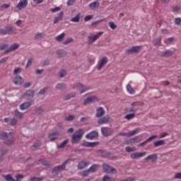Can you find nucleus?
Segmentation results:
<instances>
[{"label":"nucleus","mask_w":181,"mask_h":181,"mask_svg":"<svg viewBox=\"0 0 181 181\" xmlns=\"http://www.w3.org/2000/svg\"><path fill=\"white\" fill-rule=\"evenodd\" d=\"M0 139L2 141H4L5 145H13L15 144V141H16V139L13 136V132H3L0 133Z\"/></svg>","instance_id":"obj_1"},{"label":"nucleus","mask_w":181,"mask_h":181,"mask_svg":"<svg viewBox=\"0 0 181 181\" xmlns=\"http://www.w3.org/2000/svg\"><path fill=\"white\" fill-rule=\"evenodd\" d=\"M83 135H84V129H79L76 130L72 135L71 144H78L79 141L83 139Z\"/></svg>","instance_id":"obj_2"},{"label":"nucleus","mask_w":181,"mask_h":181,"mask_svg":"<svg viewBox=\"0 0 181 181\" xmlns=\"http://www.w3.org/2000/svg\"><path fill=\"white\" fill-rule=\"evenodd\" d=\"M67 163H69V160H66L64 163H63L61 165H57L52 168V173H55V175H59L60 172H63V170H66V166H67Z\"/></svg>","instance_id":"obj_3"},{"label":"nucleus","mask_w":181,"mask_h":181,"mask_svg":"<svg viewBox=\"0 0 181 181\" xmlns=\"http://www.w3.org/2000/svg\"><path fill=\"white\" fill-rule=\"evenodd\" d=\"M103 169L105 173H113V172H115V173H117V169L112 168L108 164H103Z\"/></svg>","instance_id":"obj_4"},{"label":"nucleus","mask_w":181,"mask_h":181,"mask_svg":"<svg viewBox=\"0 0 181 181\" xmlns=\"http://www.w3.org/2000/svg\"><path fill=\"white\" fill-rule=\"evenodd\" d=\"M108 63V58L107 57H103L98 62V70L100 71Z\"/></svg>","instance_id":"obj_5"},{"label":"nucleus","mask_w":181,"mask_h":181,"mask_svg":"<svg viewBox=\"0 0 181 181\" xmlns=\"http://www.w3.org/2000/svg\"><path fill=\"white\" fill-rule=\"evenodd\" d=\"M104 35V32H99L95 35H89L88 37V39H89V44L91 45V43H94L97 39H99L100 36H103Z\"/></svg>","instance_id":"obj_6"},{"label":"nucleus","mask_w":181,"mask_h":181,"mask_svg":"<svg viewBox=\"0 0 181 181\" xmlns=\"http://www.w3.org/2000/svg\"><path fill=\"white\" fill-rule=\"evenodd\" d=\"M141 49H142V46H134L130 49L126 50V53L127 54H132V53H138L141 52Z\"/></svg>","instance_id":"obj_7"},{"label":"nucleus","mask_w":181,"mask_h":181,"mask_svg":"<svg viewBox=\"0 0 181 181\" xmlns=\"http://www.w3.org/2000/svg\"><path fill=\"white\" fill-rule=\"evenodd\" d=\"M28 6V0H20L18 4L16 6L17 9L18 11H22V9H25Z\"/></svg>","instance_id":"obj_8"},{"label":"nucleus","mask_w":181,"mask_h":181,"mask_svg":"<svg viewBox=\"0 0 181 181\" xmlns=\"http://www.w3.org/2000/svg\"><path fill=\"white\" fill-rule=\"evenodd\" d=\"M97 136H98V132L97 131L90 132L86 135V139H88L89 141H93V139L97 138Z\"/></svg>","instance_id":"obj_9"},{"label":"nucleus","mask_w":181,"mask_h":181,"mask_svg":"<svg viewBox=\"0 0 181 181\" xmlns=\"http://www.w3.org/2000/svg\"><path fill=\"white\" fill-rule=\"evenodd\" d=\"M73 88H83L82 90H80V94H83V93H86V91H88L90 90V88H86L82 83H77L75 86H73Z\"/></svg>","instance_id":"obj_10"},{"label":"nucleus","mask_w":181,"mask_h":181,"mask_svg":"<svg viewBox=\"0 0 181 181\" xmlns=\"http://www.w3.org/2000/svg\"><path fill=\"white\" fill-rule=\"evenodd\" d=\"M101 132L104 136H110V135H112L113 131L108 127H102Z\"/></svg>","instance_id":"obj_11"},{"label":"nucleus","mask_w":181,"mask_h":181,"mask_svg":"<svg viewBox=\"0 0 181 181\" xmlns=\"http://www.w3.org/2000/svg\"><path fill=\"white\" fill-rule=\"evenodd\" d=\"M100 142L98 141H95V142L86 141L83 143L81 145L82 146H86V148H94L95 146H98Z\"/></svg>","instance_id":"obj_12"},{"label":"nucleus","mask_w":181,"mask_h":181,"mask_svg":"<svg viewBox=\"0 0 181 181\" xmlns=\"http://www.w3.org/2000/svg\"><path fill=\"white\" fill-rule=\"evenodd\" d=\"M13 83L16 86H22L23 84V78L20 76H16L13 78Z\"/></svg>","instance_id":"obj_13"},{"label":"nucleus","mask_w":181,"mask_h":181,"mask_svg":"<svg viewBox=\"0 0 181 181\" xmlns=\"http://www.w3.org/2000/svg\"><path fill=\"white\" fill-rule=\"evenodd\" d=\"M32 104H33V100L31 102H24L20 105V110H21V111H25V110H28Z\"/></svg>","instance_id":"obj_14"},{"label":"nucleus","mask_w":181,"mask_h":181,"mask_svg":"<svg viewBox=\"0 0 181 181\" xmlns=\"http://www.w3.org/2000/svg\"><path fill=\"white\" fill-rule=\"evenodd\" d=\"M139 110V105H138L137 103H133L132 104V107L129 109V112H133V114H135L137 111Z\"/></svg>","instance_id":"obj_15"},{"label":"nucleus","mask_w":181,"mask_h":181,"mask_svg":"<svg viewBox=\"0 0 181 181\" xmlns=\"http://www.w3.org/2000/svg\"><path fill=\"white\" fill-rule=\"evenodd\" d=\"M12 32V27L7 26L4 29H0V35H9Z\"/></svg>","instance_id":"obj_16"},{"label":"nucleus","mask_w":181,"mask_h":181,"mask_svg":"<svg viewBox=\"0 0 181 181\" xmlns=\"http://www.w3.org/2000/svg\"><path fill=\"white\" fill-rule=\"evenodd\" d=\"M146 155V152L139 153L136 152L134 153L131 154L132 159H138V158H142Z\"/></svg>","instance_id":"obj_17"},{"label":"nucleus","mask_w":181,"mask_h":181,"mask_svg":"<svg viewBox=\"0 0 181 181\" xmlns=\"http://www.w3.org/2000/svg\"><path fill=\"white\" fill-rule=\"evenodd\" d=\"M94 101H97V97L91 96L84 100L83 104L84 105H88V104H91V103H94Z\"/></svg>","instance_id":"obj_18"},{"label":"nucleus","mask_w":181,"mask_h":181,"mask_svg":"<svg viewBox=\"0 0 181 181\" xmlns=\"http://www.w3.org/2000/svg\"><path fill=\"white\" fill-rule=\"evenodd\" d=\"M149 160L153 163L156 162V160H158V154L153 153V154L149 155L148 156L144 158V160Z\"/></svg>","instance_id":"obj_19"},{"label":"nucleus","mask_w":181,"mask_h":181,"mask_svg":"<svg viewBox=\"0 0 181 181\" xmlns=\"http://www.w3.org/2000/svg\"><path fill=\"white\" fill-rule=\"evenodd\" d=\"M59 138V132H53L49 134V139H50L51 142H53L55 139Z\"/></svg>","instance_id":"obj_20"},{"label":"nucleus","mask_w":181,"mask_h":181,"mask_svg":"<svg viewBox=\"0 0 181 181\" xmlns=\"http://www.w3.org/2000/svg\"><path fill=\"white\" fill-rule=\"evenodd\" d=\"M100 169V165L98 164H93L88 168V172L90 173H95L97 170Z\"/></svg>","instance_id":"obj_21"},{"label":"nucleus","mask_w":181,"mask_h":181,"mask_svg":"<svg viewBox=\"0 0 181 181\" xmlns=\"http://www.w3.org/2000/svg\"><path fill=\"white\" fill-rule=\"evenodd\" d=\"M105 114V110H104V108H103L102 107H100L96 110L97 118H100L103 117V115H104Z\"/></svg>","instance_id":"obj_22"},{"label":"nucleus","mask_w":181,"mask_h":181,"mask_svg":"<svg viewBox=\"0 0 181 181\" xmlns=\"http://www.w3.org/2000/svg\"><path fill=\"white\" fill-rule=\"evenodd\" d=\"M158 138V135H153L147 139L145 141L141 143L139 146H145L147 142H151V141H153V139H156Z\"/></svg>","instance_id":"obj_23"},{"label":"nucleus","mask_w":181,"mask_h":181,"mask_svg":"<svg viewBox=\"0 0 181 181\" xmlns=\"http://www.w3.org/2000/svg\"><path fill=\"white\" fill-rule=\"evenodd\" d=\"M64 16V13L61 11L58 17H55L54 20V24L59 23L60 21H63V18Z\"/></svg>","instance_id":"obj_24"},{"label":"nucleus","mask_w":181,"mask_h":181,"mask_svg":"<svg viewBox=\"0 0 181 181\" xmlns=\"http://www.w3.org/2000/svg\"><path fill=\"white\" fill-rule=\"evenodd\" d=\"M100 6V1L96 0L89 4V8L92 10H94Z\"/></svg>","instance_id":"obj_25"},{"label":"nucleus","mask_w":181,"mask_h":181,"mask_svg":"<svg viewBox=\"0 0 181 181\" xmlns=\"http://www.w3.org/2000/svg\"><path fill=\"white\" fill-rule=\"evenodd\" d=\"M88 165H90V162L81 161V163H79L78 164V169L81 170L84 169L85 168H87V166H88Z\"/></svg>","instance_id":"obj_26"},{"label":"nucleus","mask_w":181,"mask_h":181,"mask_svg":"<svg viewBox=\"0 0 181 181\" xmlns=\"http://www.w3.org/2000/svg\"><path fill=\"white\" fill-rule=\"evenodd\" d=\"M107 122H110V115H106L98 120V124H107Z\"/></svg>","instance_id":"obj_27"},{"label":"nucleus","mask_w":181,"mask_h":181,"mask_svg":"<svg viewBox=\"0 0 181 181\" xmlns=\"http://www.w3.org/2000/svg\"><path fill=\"white\" fill-rule=\"evenodd\" d=\"M166 144L165 140H159L153 142V146L155 148H158V146H163Z\"/></svg>","instance_id":"obj_28"},{"label":"nucleus","mask_w":181,"mask_h":181,"mask_svg":"<svg viewBox=\"0 0 181 181\" xmlns=\"http://www.w3.org/2000/svg\"><path fill=\"white\" fill-rule=\"evenodd\" d=\"M19 48V45L18 44H13L8 49H7L5 53H9V52H13L16 50V49Z\"/></svg>","instance_id":"obj_29"},{"label":"nucleus","mask_w":181,"mask_h":181,"mask_svg":"<svg viewBox=\"0 0 181 181\" xmlns=\"http://www.w3.org/2000/svg\"><path fill=\"white\" fill-rule=\"evenodd\" d=\"M80 18H81V14L78 13L75 17L71 19V22H73L74 23H78V22H80Z\"/></svg>","instance_id":"obj_30"},{"label":"nucleus","mask_w":181,"mask_h":181,"mask_svg":"<svg viewBox=\"0 0 181 181\" xmlns=\"http://www.w3.org/2000/svg\"><path fill=\"white\" fill-rule=\"evenodd\" d=\"M37 163L38 165H43L44 166H50V162H48L47 160L43 158L40 159Z\"/></svg>","instance_id":"obj_31"},{"label":"nucleus","mask_w":181,"mask_h":181,"mask_svg":"<svg viewBox=\"0 0 181 181\" xmlns=\"http://www.w3.org/2000/svg\"><path fill=\"white\" fill-rule=\"evenodd\" d=\"M2 177H4L5 180L6 181H16L13 177H12V175L11 174H8L6 175H2Z\"/></svg>","instance_id":"obj_32"},{"label":"nucleus","mask_w":181,"mask_h":181,"mask_svg":"<svg viewBox=\"0 0 181 181\" xmlns=\"http://www.w3.org/2000/svg\"><path fill=\"white\" fill-rule=\"evenodd\" d=\"M126 88L129 94H135V90H134V88L131 86L129 84L127 85Z\"/></svg>","instance_id":"obj_33"},{"label":"nucleus","mask_w":181,"mask_h":181,"mask_svg":"<svg viewBox=\"0 0 181 181\" xmlns=\"http://www.w3.org/2000/svg\"><path fill=\"white\" fill-rule=\"evenodd\" d=\"M66 88V84H64V83H58L56 86V89L60 90L61 91H63V90H64Z\"/></svg>","instance_id":"obj_34"},{"label":"nucleus","mask_w":181,"mask_h":181,"mask_svg":"<svg viewBox=\"0 0 181 181\" xmlns=\"http://www.w3.org/2000/svg\"><path fill=\"white\" fill-rule=\"evenodd\" d=\"M76 97V93H70L64 97V100L67 101L68 100H71V98H74Z\"/></svg>","instance_id":"obj_35"},{"label":"nucleus","mask_w":181,"mask_h":181,"mask_svg":"<svg viewBox=\"0 0 181 181\" xmlns=\"http://www.w3.org/2000/svg\"><path fill=\"white\" fill-rule=\"evenodd\" d=\"M64 36H66V33H62L55 37V40H57V42H62V40H63V39L64 38Z\"/></svg>","instance_id":"obj_36"},{"label":"nucleus","mask_w":181,"mask_h":181,"mask_svg":"<svg viewBox=\"0 0 181 181\" xmlns=\"http://www.w3.org/2000/svg\"><path fill=\"white\" fill-rule=\"evenodd\" d=\"M26 97H29L30 98H33V97L35 95V91L32 90H28L25 93Z\"/></svg>","instance_id":"obj_37"},{"label":"nucleus","mask_w":181,"mask_h":181,"mask_svg":"<svg viewBox=\"0 0 181 181\" xmlns=\"http://www.w3.org/2000/svg\"><path fill=\"white\" fill-rule=\"evenodd\" d=\"M161 42H162V36H159L158 37L156 38L153 40V43L155 46H158V45H160Z\"/></svg>","instance_id":"obj_38"},{"label":"nucleus","mask_w":181,"mask_h":181,"mask_svg":"<svg viewBox=\"0 0 181 181\" xmlns=\"http://www.w3.org/2000/svg\"><path fill=\"white\" fill-rule=\"evenodd\" d=\"M15 117H16V118H23V113L19 112V110H15Z\"/></svg>","instance_id":"obj_39"},{"label":"nucleus","mask_w":181,"mask_h":181,"mask_svg":"<svg viewBox=\"0 0 181 181\" xmlns=\"http://www.w3.org/2000/svg\"><path fill=\"white\" fill-rule=\"evenodd\" d=\"M43 37H45V34L40 33H37L35 37V40H40L41 39H43Z\"/></svg>","instance_id":"obj_40"},{"label":"nucleus","mask_w":181,"mask_h":181,"mask_svg":"<svg viewBox=\"0 0 181 181\" xmlns=\"http://www.w3.org/2000/svg\"><path fill=\"white\" fill-rule=\"evenodd\" d=\"M68 143H69V140L68 139L64 141L62 143H61L60 144H59L57 146L58 149H62V148H64L65 146L66 145V144H68Z\"/></svg>","instance_id":"obj_41"},{"label":"nucleus","mask_w":181,"mask_h":181,"mask_svg":"<svg viewBox=\"0 0 181 181\" xmlns=\"http://www.w3.org/2000/svg\"><path fill=\"white\" fill-rule=\"evenodd\" d=\"M138 131H139V129H135L134 130L127 133V136H134V135H136Z\"/></svg>","instance_id":"obj_42"},{"label":"nucleus","mask_w":181,"mask_h":181,"mask_svg":"<svg viewBox=\"0 0 181 181\" xmlns=\"http://www.w3.org/2000/svg\"><path fill=\"white\" fill-rule=\"evenodd\" d=\"M103 181H115V178L111 177H110L108 175H105L103 177Z\"/></svg>","instance_id":"obj_43"},{"label":"nucleus","mask_w":181,"mask_h":181,"mask_svg":"<svg viewBox=\"0 0 181 181\" xmlns=\"http://www.w3.org/2000/svg\"><path fill=\"white\" fill-rule=\"evenodd\" d=\"M172 54H173V52L170 50H167L163 53L162 56L163 57H167L168 56H172Z\"/></svg>","instance_id":"obj_44"},{"label":"nucleus","mask_w":181,"mask_h":181,"mask_svg":"<svg viewBox=\"0 0 181 181\" xmlns=\"http://www.w3.org/2000/svg\"><path fill=\"white\" fill-rule=\"evenodd\" d=\"M125 119H127L129 121V119H132L133 118H135V114L132 113V114H128L124 117Z\"/></svg>","instance_id":"obj_45"},{"label":"nucleus","mask_w":181,"mask_h":181,"mask_svg":"<svg viewBox=\"0 0 181 181\" xmlns=\"http://www.w3.org/2000/svg\"><path fill=\"white\" fill-rule=\"evenodd\" d=\"M109 26L110 28L112 29V30H115V29H117V25H115V22H112V21L109 22Z\"/></svg>","instance_id":"obj_46"},{"label":"nucleus","mask_w":181,"mask_h":181,"mask_svg":"<svg viewBox=\"0 0 181 181\" xmlns=\"http://www.w3.org/2000/svg\"><path fill=\"white\" fill-rule=\"evenodd\" d=\"M35 112L37 115H40L43 112V109L42 107H37L35 110Z\"/></svg>","instance_id":"obj_47"},{"label":"nucleus","mask_w":181,"mask_h":181,"mask_svg":"<svg viewBox=\"0 0 181 181\" xmlns=\"http://www.w3.org/2000/svg\"><path fill=\"white\" fill-rule=\"evenodd\" d=\"M90 171H88V169L87 170L82 171L81 173V176H83V177H86V176H88L90 175Z\"/></svg>","instance_id":"obj_48"},{"label":"nucleus","mask_w":181,"mask_h":181,"mask_svg":"<svg viewBox=\"0 0 181 181\" xmlns=\"http://www.w3.org/2000/svg\"><path fill=\"white\" fill-rule=\"evenodd\" d=\"M66 73L67 72L66 71V70L62 69L61 71H59V76L61 78H63V77H64V76H66Z\"/></svg>","instance_id":"obj_49"},{"label":"nucleus","mask_w":181,"mask_h":181,"mask_svg":"<svg viewBox=\"0 0 181 181\" xmlns=\"http://www.w3.org/2000/svg\"><path fill=\"white\" fill-rule=\"evenodd\" d=\"M43 177H33L30 178V181H42L43 180Z\"/></svg>","instance_id":"obj_50"},{"label":"nucleus","mask_w":181,"mask_h":181,"mask_svg":"<svg viewBox=\"0 0 181 181\" xmlns=\"http://www.w3.org/2000/svg\"><path fill=\"white\" fill-rule=\"evenodd\" d=\"M57 54L59 57H63V56L64 55V51H63V49L57 50Z\"/></svg>","instance_id":"obj_51"},{"label":"nucleus","mask_w":181,"mask_h":181,"mask_svg":"<svg viewBox=\"0 0 181 181\" xmlns=\"http://www.w3.org/2000/svg\"><path fill=\"white\" fill-rule=\"evenodd\" d=\"M125 151H126V152H128V153L134 152V151H135V147L132 148V147L127 146L125 148Z\"/></svg>","instance_id":"obj_52"},{"label":"nucleus","mask_w":181,"mask_h":181,"mask_svg":"<svg viewBox=\"0 0 181 181\" xmlns=\"http://www.w3.org/2000/svg\"><path fill=\"white\" fill-rule=\"evenodd\" d=\"M42 146V142H40V141H35L33 145V148H39V146Z\"/></svg>","instance_id":"obj_53"},{"label":"nucleus","mask_w":181,"mask_h":181,"mask_svg":"<svg viewBox=\"0 0 181 181\" xmlns=\"http://www.w3.org/2000/svg\"><path fill=\"white\" fill-rule=\"evenodd\" d=\"M73 38L71 37H69V38H67L64 42H63V45H69V43H71V42H73Z\"/></svg>","instance_id":"obj_54"},{"label":"nucleus","mask_w":181,"mask_h":181,"mask_svg":"<svg viewBox=\"0 0 181 181\" xmlns=\"http://www.w3.org/2000/svg\"><path fill=\"white\" fill-rule=\"evenodd\" d=\"M66 121H73L74 119V115H70L68 117H65Z\"/></svg>","instance_id":"obj_55"},{"label":"nucleus","mask_w":181,"mask_h":181,"mask_svg":"<svg viewBox=\"0 0 181 181\" xmlns=\"http://www.w3.org/2000/svg\"><path fill=\"white\" fill-rule=\"evenodd\" d=\"M74 2H76V0H69L67 2H66V5L68 6H73V5H74Z\"/></svg>","instance_id":"obj_56"},{"label":"nucleus","mask_w":181,"mask_h":181,"mask_svg":"<svg viewBox=\"0 0 181 181\" xmlns=\"http://www.w3.org/2000/svg\"><path fill=\"white\" fill-rule=\"evenodd\" d=\"M59 11H61L60 7H56V8H51V9H50V11H51L52 13H55V12H59Z\"/></svg>","instance_id":"obj_57"},{"label":"nucleus","mask_w":181,"mask_h":181,"mask_svg":"<svg viewBox=\"0 0 181 181\" xmlns=\"http://www.w3.org/2000/svg\"><path fill=\"white\" fill-rule=\"evenodd\" d=\"M16 124H18V119H16V118H13L11 121V125L13 127L16 125Z\"/></svg>","instance_id":"obj_58"},{"label":"nucleus","mask_w":181,"mask_h":181,"mask_svg":"<svg viewBox=\"0 0 181 181\" xmlns=\"http://www.w3.org/2000/svg\"><path fill=\"white\" fill-rule=\"evenodd\" d=\"M93 16H86L84 18V21L85 22H88V21H91V19H93Z\"/></svg>","instance_id":"obj_59"},{"label":"nucleus","mask_w":181,"mask_h":181,"mask_svg":"<svg viewBox=\"0 0 181 181\" xmlns=\"http://www.w3.org/2000/svg\"><path fill=\"white\" fill-rule=\"evenodd\" d=\"M33 62V58L30 57L28 59L26 67H29L30 66L32 65V62Z\"/></svg>","instance_id":"obj_60"},{"label":"nucleus","mask_w":181,"mask_h":181,"mask_svg":"<svg viewBox=\"0 0 181 181\" xmlns=\"http://www.w3.org/2000/svg\"><path fill=\"white\" fill-rule=\"evenodd\" d=\"M46 91H47V88H44L43 89L40 90L39 94L43 95L46 93Z\"/></svg>","instance_id":"obj_61"},{"label":"nucleus","mask_w":181,"mask_h":181,"mask_svg":"<svg viewBox=\"0 0 181 181\" xmlns=\"http://www.w3.org/2000/svg\"><path fill=\"white\" fill-rule=\"evenodd\" d=\"M16 180L17 181H19V179H23V177H25V176L22 174H18L16 176Z\"/></svg>","instance_id":"obj_62"},{"label":"nucleus","mask_w":181,"mask_h":181,"mask_svg":"<svg viewBox=\"0 0 181 181\" xmlns=\"http://www.w3.org/2000/svg\"><path fill=\"white\" fill-rule=\"evenodd\" d=\"M180 22H181V18H177L175 20V25H180Z\"/></svg>","instance_id":"obj_63"},{"label":"nucleus","mask_w":181,"mask_h":181,"mask_svg":"<svg viewBox=\"0 0 181 181\" xmlns=\"http://www.w3.org/2000/svg\"><path fill=\"white\" fill-rule=\"evenodd\" d=\"M174 178L175 179H181V173H175Z\"/></svg>","instance_id":"obj_64"}]
</instances>
